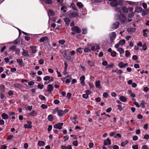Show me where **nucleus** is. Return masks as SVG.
Masks as SVG:
<instances>
[{
	"label": "nucleus",
	"instance_id": "obj_1",
	"mask_svg": "<svg viewBox=\"0 0 149 149\" xmlns=\"http://www.w3.org/2000/svg\"><path fill=\"white\" fill-rule=\"evenodd\" d=\"M108 3L112 7L117 6L119 3V0H108Z\"/></svg>",
	"mask_w": 149,
	"mask_h": 149
},
{
	"label": "nucleus",
	"instance_id": "obj_23",
	"mask_svg": "<svg viewBox=\"0 0 149 149\" xmlns=\"http://www.w3.org/2000/svg\"><path fill=\"white\" fill-rule=\"evenodd\" d=\"M136 29L133 28H128L127 31L128 32H134L135 31Z\"/></svg>",
	"mask_w": 149,
	"mask_h": 149
},
{
	"label": "nucleus",
	"instance_id": "obj_51",
	"mask_svg": "<svg viewBox=\"0 0 149 149\" xmlns=\"http://www.w3.org/2000/svg\"><path fill=\"white\" fill-rule=\"evenodd\" d=\"M65 42L64 40H61L59 41L58 43L60 45H63Z\"/></svg>",
	"mask_w": 149,
	"mask_h": 149
},
{
	"label": "nucleus",
	"instance_id": "obj_12",
	"mask_svg": "<svg viewBox=\"0 0 149 149\" xmlns=\"http://www.w3.org/2000/svg\"><path fill=\"white\" fill-rule=\"evenodd\" d=\"M92 51V49H91V47H90V45L88 47H86L84 49V51L85 53H87L88 52H91Z\"/></svg>",
	"mask_w": 149,
	"mask_h": 149
},
{
	"label": "nucleus",
	"instance_id": "obj_39",
	"mask_svg": "<svg viewBox=\"0 0 149 149\" xmlns=\"http://www.w3.org/2000/svg\"><path fill=\"white\" fill-rule=\"evenodd\" d=\"M129 93L130 94V95L131 97H135V94L132 93L131 91L130 90L129 91Z\"/></svg>",
	"mask_w": 149,
	"mask_h": 149
},
{
	"label": "nucleus",
	"instance_id": "obj_6",
	"mask_svg": "<svg viewBox=\"0 0 149 149\" xmlns=\"http://www.w3.org/2000/svg\"><path fill=\"white\" fill-rule=\"evenodd\" d=\"M116 36V34L114 32H113L110 34V41L111 42H113Z\"/></svg>",
	"mask_w": 149,
	"mask_h": 149
},
{
	"label": "nucleus",
	"instance_id": "obj_24",
	"mask_svg": "<svg viewBox=\"0 0 149 149\" xmlns=\"http://www.w3.org/2000/svg\"><path fill=\"white\" fill-rule=\"evenodd\" d=\"M14 86L18 88H21L23 86L21 84L19 83H16L14 84Z\"/></svg>",
	"mask_w": 149,
	"mask_h": 149
},
{
	"label": "nucleus",
	"instance_id": "obj_52",
	"mask_svg": "<svg viewBox=\"0 0 149 149\" xmlns=\"http://www.w3.org/2000/svg\"><path fill=\"white\" fill-rule=\"evenodd\" d=\"M1 88L2 91L3 92H4L5 91V86L3 85H1Z\"/></svg>",
	"mask_w": 149,
	"mask_h": 149
},
{
	"label": "nucleus",
	"instance_id": "obj_55",
	"mask_svg": "<svg viewBox=\"0 0 149 149\" xmlns=\"http://www.w3.org/2000/svg\"><path fill=\"white\" fill-rule=\"evenodd\" d=\"M148 13V11L147 10L145 11H143L142 13V15L143 16L146 15Z\"/></svg>",
	"mask_w": 149,
	"mask_h": 149
},
{
	"label": "nucleus",
	"instance_id": "obj_14",
	"mask_svg": "<svg viewBox=\"0 0 149 149\" xmlns=\"http://www.w3.org/2000/svg\"><path fill=\"white\" fill-rule=\"evenodd\" d=\"M143 10V9L141 8L139 6H137L135 8V11L136 12L140 13L142 12Z\"/></svg>",
	"mask_w": 149,
	"mask_h": 149
},
{
	"label": "nucleus",
	"instance_id": "obj_54",
	"mask_svg": "<svg viewBox=\"0 0 149 149\" xmlns=\"http://www.w3.org/2000/svg\"><path fill=\"white\" fill-rule=\"evenodd\" d=\"M41 107L43 109H46L47 108V107L46 105L43 104L41 105Z\"/></svg>",
	"mask_w": 149,
	"mask_h": 149
},
{
	"label": "nucleus",
	"instance_id": "obj_34",
	"mask_svg": "<svg viewBox=\"0 0 149 149\" xmlns=\"http://www.w3.org/2000/svg\"><path fill=\"white\" fill-rule=\"evenodd\" d=\"M146 32H148V31L147 29H145L143 30V35L145 37H147L148 35L147 33H146Z\"/></svg>",
	"mask_w": 149,
	"mask_h": 149
},
{
	"label": "nucleus",
	"instance_id": "obj_59",
	"mask_svg": "<svg viewBox=\"0 0 149 149\" xmlns=\"http://www.w3.org/2000/svg\"><path fill=\"white\" fill-rule=\"evenodd\" d=\"M121 7L119 8L116 7V11H118V13H120L121 11Z\"/></svg>",
	"mask_w": 149,
	"mask_h": 149
},
{
	"label": "nucleus",
	"instance_id": "obj_28",
	"mask_svg": "<svg viewBox=\"0 0 149 149\" xmlns=\"http://www.w3.org/2000/svg\"><path fill=\"white\" fill-rule=\"evenodd\" d=\"M45 143L42 141H39L38 142V145L39 146H44L45 145Z\"/></svg>",
	"mask_w": 149,
	"mask_h": 149
},
{
	"label": "nucleus",
	"instance_id": "obj_13",
	"mask_svg": "<svg viewBox=\"0 0 149 149\" xmlns=\"http://www.w3.org/2000/svg\"><path fill=\"white\" fill-rule=\"evenodd\" d=\"M126 20V17L123 15H121V18L120 19V21L122 23H123L125 22Z\"/></svg>",
	"mask_w": 149,
	"mask_h": 149
},
{
	"label": "nucleus",
	"instance_id": "obj_63",
	"mask_svg": "<svg viewBox=\"0 0 149 149\" xmlns=\"http://www.w3.org/2000/svg\"><path fill=\"white\" fill-rule=\"evenodd\" d=\"M73 145L75 146H76L78 145V141H74L72 143Z\"/></svg>",
	"mask_w": 149,
	"mask_h": 149
},
{
	"label": "nucleus",
	"instance_id": "obj_44",
	"mask_svg": "<svg viewBox=\"0 0 149 149\" xmlns=\"http://www.w3.org/2000/svg\"><path fill=\"white\" fill-rule=\"evenodd\" d=\"M39 98L41 100H45V96H43L42 95H40L39 96Z\"/></svg>",
	"mask_w": 149,
	"mask_h": 149
},
{
	"label": "nucleus",
	"instance_id": "obj_43",
	"mask_svg": "<svg viewBox=\"0 0 149 149\" xmlns=\"http://www.w3.org/2000/svg\"><path fill=\"white\" fill-rule=\"evenodd\" d=\"M45 2L47 4H50L52 3L51 0H44Z\"/></svg>",
	"mask_w": 149,
	"mask_h": 149
},
{
	"label": "nucleus",
	"instance_id": "obj_35",
	"mask_svg": "<svg viewBox=\"0 0 149 149\" xmlns=\"http://www.w3.org/2000/svg\"><path fill=\"white\" fill-rule=\"evenodd\" d=\"M118 51L120 52V54L124 53V51L122 48H119L118 49Z\"/></svg>",
	"mask_w": 149,
	"mask_h": 149
},
{
	"label": "nucleus",
	"instance_id": "obj_62",
	"mask_svg": "<svg viewBox=\"0 0 149 149\" xmlns=\"http://www.w3.org/2000/svg\"><path fill=\"white\" fill-rule=\"evenodd\" d=\"M123 73L122 71L121 70H117V73L119 74H121Z\"/></svg>",
	"mask_w": 149,
	"mask_h": 149
},
{
	"label": "nucleus",
	"instance_id": "obj_40",
	"mask_svg": "<svg viewBox=\"0 0 149 149\" xmlns=\"http://www.w3.org/2000/svg\"><path fill=\"white\" fill-rule=\"evenodd\" d=\"M37 87L38 88L41 89L44 87V85L42 84H39L38 85Z\"/></svg>",
	"mask_w": 149,
	"mask_h": 149
},
{
	"label": "nucleus",
	"instance_id": "obj_22",
	"mask_svg": "<svg viewBox=\"0 0 149 149\" xmlns=\"http://www.w3.org/2000/svg\"><path fill=\"white\" fill-rule=\"evenodd\" d=\"M58 115L61 117L64 114V112L63 111L61 110H59L58 111Z\"/></svg>",
	"mask_w": 149,
	"mask_h": 149
},
{
	"label": "nucleus",
	"instance_id": "obj_18",
	"mask_svg": "<svg viewBox=\"0 0 149 149\" xmlns=\"http://www.w3.org/2000/svg\"><path fill=\"white\" fill-rule=\"evenodd\" d=\"M17 61L20 66H23L24 65V64L22 61V59H17Z\"/></svg>",
	"mask_w": 149,
	"mask_h": 149
},
{
	"label": "nucleus",
	"instance_id": "obj_27",
	"mask_svg": "<svg viewBox=\"0 0 149 149\" xmlns=\"http://www.w3.org/2000/svg\"><path fill=\"white\" fill-rule=\"evenodd\" d=\"M36 115V111H33L29 114V116H33Z\"/></svg>",
	"mask_w": 149,
	"mask_h": 149
},
{
	"label": "nucleus",
	"instance_id": "obj_21",
	"mask_svg": "<svg viewBox=\"0 0 149 149\" xmlns=\"http://www.w3.org/2000/svg\"><path fill=\"white\" fill-rule=\"evenodd\" d=\"M1 116L2 118L3 119H7L9 117L8 115L5 113H3L2 114Z\"/></svg>",
	"mask_w": 149,
	"mask_h": 149
},
{
	"label": "nucleus",
	"instance_id": "obj_8",
	"mask_svg": "<svg viewBox=\"0 0 149 149\" xmlns=\"http://www.w3.org/2000/svg\"><path fill=\"white\" fill-rule=\"evenodd\" d=\"M120 24L118 22H116L113 23L111 25V27L112 29H116L119 27V25Z\"/></svg>",
	"mask_w": 149,
	"mask_h": 149
},
{
	"label": "nucleus",
	"instance_id": "obj_11",
	"mask_svg": "<svg viewBox=\"0 0 149 149\" xmlns=\"http://www.w3.org/2000/svg\"><path fill=\"white\" fill-rule=\"evenodd\" d=\"M23 52H22V54L25 57H29V55L28 54V52L27 51H26L23 49H22Z\"/></svg>",
	"mask_w": 149,
	"mask_h": 149
},
{
	"label": "nucleus",
	"instance_id": "obj_10",
	"mask_svg": "<svg viewBox=\"0 0 149 149\" xmlns=\"http://www.w3.org/2000/svg\"><path fill=\"white\" fill-rule=\"evenodd\" d=\"M53 86L51 84H49L48 85L47 87V90H46V91L47 92H51L53 90Z\"/></svg>",
	"mask_w": 149,
	"mask_h": 149
},
{
	"label": "nucleus",
	"instance_id": "obj_19",
	"mask_svg": "<svg viewBox=\"0 0 149 149\" xmlns=\"http://www.w3.org/2000/svg\"><path fill=\"white\" fill-rule=\"evenodd\" d=\"M120 100L122 102H125L127 101V98L125 96H121L119 97Z\"/></svg>",
	"mask_w": 149,
	"mask_h": 149
},
{
	"label": "nucleus",
	"instance_id": "obj_41",
	"mask_svg": "<svg viewBox=\"0 0 149 149\" xmlns=\"http://www.w3.org/2000/svg\"><path fill=\"white\" fill-rule=\"evenodd\" d=\"M77 6H78L79 8H82L83 5L82 3L81 2H78L77 3Z\"/></svg>",
	"mask_w": 149,
	"mask_h": 149
},
{
	"label": "nucleus",
	"instance_id": "obj_53",
	"mask_svg": "<svg viewBox=\"0 0 149 149\" xmlns=\"http://www.w3.org/2000/svg\"><path fill=\"white\" fill-rule=\"evenodd\" d=\"M82 33L83 34H86L87 33V29L86 28L82 29Z\"/></svg>",
	"mask_w": 149,
	"mask_h": 149
},
{
	"label": "nucleus",
	"instance_id": "obj_45",
	"mask_svg": "<svg viewBox=\"0 0 149 149\" xmlns=\"http://www.w3.org/2000/svg\"><path fill=\"white\" fill-rule=\"evenodd\" d=\"M134 14L133 13H129L128 15V17L130 18H132L134 16Z\"/></svg>",
	"mask_w": 149,
	"mask_h": 149
},
{
	"label": "nucleus",
	"instance_id": "obj_33",
	"mask_svg": "<svg viewBox=\"0 0 149 149\" xmlns=\"http://www.w3.org/2000/svg\"><path fill=\"white\" fill-rule=\"evenodd\" d=\"M123 11L125 13H127L128 12V9L125 7H123L121 8Z\"/></svg>",
	"mask_w": 149,
	"mask_h": 149
},
{
	"label": "nucleus",
	"instance_id": "obj_2",
	"mask_svg": "<svg viewBox=\"0 0 149 149\" xmlns=\"http://www.w3.org/2000/svg\"><path fill=\"white\" fill-rule=\"evenodd\" d=\"M91 49L92 51H96L98 52V50L100 49V47L98 44H95L93 45H90Z\"/></svg>",
	"mask_w": 149,
	"mask_h": 149
},
{
	"label": "nucleus",
	"instance_id": "obj_57",
	"mask_svg": "<svg viewBox=\"0 0 149 149\" xmlns=\"http://www.w3.org/2000/svg\"><path fill=\"white\" fill-rule=\"evenodd\" d=\"M85 79V77L84 75H83L80 77V81H84Z\"/></svg>",
	"mask_w": 149,
	"mask_h": 149
},
{
	"label": "nucleus",
	"instance_id": "obj_42",
	"mask_svg": "<svg viewBox=\"0 0 149 149\" xmlns=\"http://www.w3.org/2000/svg\"><path fill=\"white\" fill-rule=\"evenodd\" d=\"M71 6L72 7V8L73 10L76 11L78 10L76 7L75 5L74 4H72L71 5Z\"/></svg>",
	"mask_w": 149,
	"mask_h": 149
},
{
	"label": "nucleus",
	"instance_id": "obj_16",
	"mask_svg": "<svg viewBox=\"0 0 149 149\" xmlns=\"http://www.w3.org/2000/svg\"><path fill=\"white\" fill-rule=\"evenodd\" d=\"M111 143V141L109 139H107L106 141H104V145H110Z\"/></svg>",
	"mask_w": 149,
	"mask_h": 149
},
{
	"label": "nucleus",
	"instance_id": "obj_7",
	"mask_svg": "<svg viewBox=\"0 0 149 149\" xmlns=\"http://www.w3.org/2000/svg\"><path fill=\"white\" fill-rule=\"evenodd\" d=\"M63 125V123H58L54 125V127L55 128L61 129L62 128V127Z\"/></svg>",
	"mask_w": 149,
	"mask_h": 149
},
{
	"label": "nucleus",
	"instance_id": "obj_32",
	"mask_svg": "<svg viewBox=\"0 0 149 149\" xmlns=\"http://www.w3.org/2000/svg\"><path fill=\"white\" fill-rule=\"evenodd\" d=\"M119 45H122L123 46V45H124L125 43V40L124 39H123L122 40H120L119 42H118Z\"/></svg>",
	"mask_w": 149,
	"mask_h": 149
},
{
	"label": "nucleus",
	"instance_id": "obj_37",
	"mask_svg": "<svg viewBox=\"0 0 149 149\" xmlns=\"http://www.w3.org/2000/svg\"><path fill=\"white\" fill-rule=\"evenodd\" d=\"M87 62L88 65L90 66H93L94 65V63L93 62L91 61L90 60H88Z\"/></svg>",
	"mask_w": 149,
	"mask_h": 149
},
{
	"label": "nucleus",
	"instance_id": "obj_3",
	"mask_svg": "<svg viewBox=\"0 0 149 149\" xmlns=\"http://www.w3.org/2000/svg\"><path fill=\"white\" fill-rule=\"evenodd\" d=\"M68 16L70 18H75L79 16V14L77 12L70 13H68Z\"/></svg>",
	"mask_w": 149,
	"mask_h": 149
},
{
	"label": "nucleus",
	"instance_id": "obj_25",
	"mask_svg": "<svg viewBox=\"0 0 149 149\" xmlns=\"http://www.w3.org/2000/svg\"><path fill=\"white\" fill-rule=\"evenodd\" d=\"M118 65L120 68H125L124 63L122 62L119 63Z\"/></svg>",
	"mask_w": 149,
	"mask_h": 149
},
{
	"label": "nucleus",
	"instance_id": "obj_56",
	"mask_svg": "<svg viewBox=\"0 0 149 149\" xmlns=\"http://www.w3.org/2000/svg\"><path fill=\"white\" fill-rule=\"evenodd\" d=\"M17 48L16 46L15 45L11 46L10 48V49L15 50Z\"/></svg>",
	"mask_w": 149,
	"mask_h": 149
},
{
	"label": "nucleus",
	"instance_id": "obj_9",
	"mask_svg": "<svg viewBox=\"0 0 149 149\" xmlns=\"http://www.w3.org/2000/svg\"><path fill=\"white\" fill-rule=\"evenodd\" d=\"M27 123L28 125H27L26 124H25L24 125V127L25 128H32V125L31 124L32 123V122L30 121H27Z\"/></svg>",
	"mask_w": 149,
	"mask_h": 149
},
{
	"label": "nucleus",
	"instance_id": "obj_17",
	"mask_svg": "<svg viewBox=\"0 0 149 149\" xmlns=\"http://www.w3.org/2000/svg\"><path fill=\"white\" fill-rule=\"evenodd\" d=\"M48 39V37L47 36L43 37L41 38L39 40V41L41 42H44L45 41H47Z\"/></svg>",
	"mask_w": 149,
	"mask_h": 149
},
{
	"label": "nucleus",
	"instance_id": "obj_60",
	"mask_svg": "<svg viewBox=\"0 0 149 149\" xmlns=\"http://www.w3.org/2000/svg\"><path fill=\"white\" fill-rule=\"evenodd\" d=\"M72 94L70 93H67L66 95V97L68 99H69L70 98Z\"/></svg>",
	"mask_w": 149,
	"mask_h": 149
},
{
	"label": "nucleus",
	"instance_id": "obj_30",
	"mask_svg": "<svg viewBox=\"0 0 149 149\" xmlns=\"http://www.w3.org/2000/svg\"><path fill=\"white\" fill-rule=\"evenodd\" d=\"M48 13L49 15L52 16L54 15V11L52 10H49L48 12Z\"/></svg>",
	"mask_w": 149,
	"mask_h": 149
},
{
	"label": "nucleus",
	"instance_id": "obj_5",
	"mask_svg": "<svg viewBox=\"0 0 149 149\" xmlns=\"http://www.w3.org/2000/svg\"><path fill=\"white\" fill-rule=\"evenodd\" d=\"M43 79L44 81H45L49 80V81H48V83H50L51 82L53 81L54 79L53 77H52L47 76L44 77Z\"/></svg>",
	"mask_w": 149,
	"mask_h": 149
},
{
	"label": "nucleus",
	"instance_id": "obj_58",
	"mask_svg": "<svg viewBox=\"0 0 149 149\" xmlns=\"http://www.w3.org/2000/svg\"><path fill=\"white\" fill-rule=\"evenodd\" d=\"M15 51V54H17L18 55H19L20 53V49L19 48H16Z\"/></svg>",
	"mask_w": 149,
	"mask_h": 149
},
{
	"label": "nucleus",
	"instance_id": "obj_36",
	"mask_svg": "<svg viewBox=\"0 0 149 149\" xmlns=\"http://www.w3.org/2000/svg\"><path fill=\"white\" fill-rule=\"evenodd\" d=\"M128 143V141L127 140H125L123 141L121 143V146H125L126 144Z\"/></svg>",
	"mask_w": 149,
	"mask_h": 149
},
{
	"label": "nucleus",
	"instance_id": "obj_47",
	"mask_svg": "<svg viewBox=\"0 0 149 149\" xmlns=\"http://www.w3.org/2000/svg\"><path fill=\"white\" fill-rule=\"evenodd\" d=\"M125 56L126 57H128L130 55V53L129 52L128 50H126L125 51Z\"/></svg>",
	"mask_w": 149,
	"mask_h": 149
},
{
	"label": "nucleus",
	"instance_id": "obj_29",
	"mask_svg": "<svg viewBox=\"0 0 149 149\" xmlns=\"http://www.w3.org/2000/svg\"><path fill=\"white\" fill-rule=\"evenodd\" d=\"M145 103V102L144 100H142L140 104V106L143 108H145V106L144 104Z\"/></svg>",
	"mask_w": 149,
	"mask_h": 149
},
{
	"label": "nucleus",
	"instance_id": "obj_50",
	"mask_svg": "<svg viewBox=\"0 0 149 149\" xmlns=\"http://www.w3.org/2000/svg\"><path fill=\"white\" fill-rule=\"evenodd\" d=\"M142 46L143 47L142 49L143 50L145 51L147 49V46L146 44L144 43L143 45H142Z\"/></svg>",
	"mask_w": 149,
	"mask_h": 149
},
{
	"label": "nucleus",
	"instance_id": "obj_4",
	"mask_svg": "<svg viewBox=\"0 0 149 149\" xmlns=\"http://www.w3.org/2000/svg\"><path fill=\"white\" fill-rule=\"evenodd\" d=\"M71 29L72 31L77 33H79L81 32V29L77 26H75L72 27Z\"/></svg>",
	"mask_w": 149,
	"mask_h": 149
},
{
	"label": "nucleus",
	"instance_id": "obj_46",
	"mask_svg": "<svg viewBox=\"0 0 149 149\" xmlns=\"http://www.w3.org/2000/svg\"><path fill=\"white\" fill-rule=\"evenodd\" d=\"M58 108L56 107L54 109L52 113L53 114H55L56 112H58Z\"/></svg>",
	"mask_w": 149,
	"mask_h": 149
},
{
	"label": "nucleus",
	"instance_id": "obj_15",
	"mask_svg": "<svg viewBox=\"0 0 149 149\" xmlns=\"http://www.w3.org/2000/svg\"><path fill=\"white\" fill-rule=\"evenodd\" d=\"M95 86L96 87L99 89L102 88V87L100 84V81H97L95 82Z\"/></svg>",
	"mask_w": 149,
	"mask_h": 149
},
{
	"label": "nucleus",
	"instance_id": "obj_61",
	"mask_svg": "<svg viewBox=\"0 0 149 149\" xmlns=\"http://www.w3.org/2000/svg\"><path fill=\"white\" fill-rule=\"evenodd\" d=\"M117 106L118 107V109L120 111H121L123 109V108L122 107V106L120 105H117Z\"/></svg>",
	"mask_w": 149,
	"mask_h": 149
},
{
	"label": "nucleus",
	"instance_id": "obj_26",
	"mask_svg": "<svg viewBox=\"0 0 149 149\" xmlns=\"http://www.w3.org/2000/svg\"><path fill=\"white\" fill-rule=\"evenodd\" d=\"M48 119L49 121H52L54 119L53 116L52 114L49 115L48 116Z\"/></svg>",
	"mask_w": 149,
	"mask_h": 149
},
{
	"label": "nucleus",
	"instance_id": "obj_38",
	"mask_svg": "<svg viewBox=\"0 0 149 149\" xmlns=\"http://www.w3.org/2000/svg\"><path fill=\"white\" fill-rule=\"evenodd\" d=\"M83 49L81 48H79L77 49L76 51L80 54H81L83 52Z\"/></svg>",
	"mask_w": 149,
	"mask_h": 149
},
{
	"label": "nucleus",
	"instance_id": "obj_31",
	"mask_svg": "<svg viewBox=\"0 0 149 149\" xmlns=\"http://www.w3.org/2000/svg\"><path fill=\"white\" fill-rule=\"evenodd\" d=\"M64 21L66 24L69 25L70 22V19L68 18H65L64 19Z\"/></svg>",
	"mask_w": 149,
	"mask_h": 149
},
{
	"label": "nucleus",
	"instance_id": "obj_64",
	"mask_svg": "<svg viewBox=\"0 0 149 149\" xmlns=\"http://www.w3.org/2000/svg\"><path fill=\"white\" fill-rule=\"evenodd\" d=\"M149 138V135L148 134H146L144 136V139L146 140H148Z\"/></svg>",
	"mask_w": 149,
	"mask_h": 149
},
{
	"label": "nucleus",
	"instance_id": "obj_48",
	"mask_svg": "<svg viewBox=\"0 0 149 149\" xmlns=\"http://www.w3.org/2000/svg\"><path fill=\"white\" fill-rule=\"evenodd\" d=\"M114 66V65L113 63H111V64H109L107 65V66L106 67L107 68H112Z\"/></svg>",
	"mask_w": 149,
	"mask_h": 149
},
{
	"label": "nucleus",
	"instance_id": "obj_49",
	"mask_svg": "<svg viewBox=\"0 0 149 149\" xmlns=\"http://www.w3.org/2000/svg\"><path fill=\"white\" fill-rule=\"evenodd\" d=\"M111 56L113 57H114L116 56V53L115 51H113L111 53Z\"/></svg>",
	"mask_w": 149,
	"mask_h": 149
},
{
	"label": "nucleus",
	"instance_id": "obj_20",
	"mask_svg": "<svg viewBox=\"0 0 149 149\" xmlns=\"http://www.w3.org/2000/svg\"><path fill=\"white\" fill-rule=\"evenodd\" d=\"M30 48L31 49L32 52L34 54L36 53V46H31Z\"/></svg>",
	"mask_w": 149,
	"mask_h": 149
}]
</instances>
